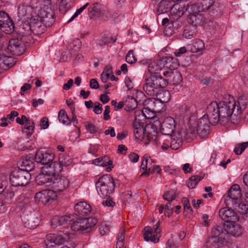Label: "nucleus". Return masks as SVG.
I'll use <instances>...</instances> for the list:
<instances>
[{"label": "nucleus", "instance_id": "20e7f679", "mask_svg": "<svg viewBox=\"0 0 248 248\" xmlns=\"http://www.w3.org/2000/svg\"><path fill=\"white\" fill-rule=\"evenodd\" d=\"M71 219L68 223V229L70 226L71 230L74 231L87 232L90 231L97 223V220L95 218H83L77 214L68 215Z\"/></svg>", "mask_w": 248, "mask_h": 248}, {"label": "nucleus", "instance_id": "c85d7f7f", "mask_svg": "<svg viewBox=\"0 0 248 248\" xmlns=\"http://www.w3.org/2000/svg\"><path fill=\"white\" fill-rule=\"evenodd\" d=\"M45 169L47 173L53 176V177L60 176V173L62 171L63 168L59 162L54 161L48 166H46Z\"/></svg>", "mask_w": 248, "mask_h": 248}, {"label": "nucleus", "instance_id": "393cba45", "mask_svg": "<svg viewBox=\"0 0 248 248\" xmlns=\"http://www.w3.org/2000/svg\"><path fill=\"white\" fill-rule=\"evenodd\" d=\"M187 9V5H181L177 3L171 7L170 13L171 16H174V19H177L182 16Z\"/></svg>", "mask_w": 248, "mask_h": 248}, {"label": "nucleus", "instance_id": "de8ad7c7", "mask_svg": "<svg viewBox=\"0 0 248 248\" xmlns=\"http://www.w3.org/2000/svg\"><path fill=\"white\" fill-rule=\"evenodd\" d=\"M1 194L3 195L5 199L7 200H11L15 196L14 192L11 186H7V188L4 190Z\"/></svg>", "mask_w": 248, "mask_h": 248}, {"label": "nucleus", "instance_id": "e433bc0d", "mask_svg": "<svg viewBox=\"0 0 248 248\" xmlns=\"http://www.w3.org/2000/svg\"><path fill=\"white\" fill-rule=\"evenodd\" d=\"M204 48V44L201 39H195L191 46V51L195 53L200 51Z\"/></svg>", "mask_w": 248, "mask_h": 248}, {"label": "nucleus", "instance_id": "5701e85b", "mask_svg": "<svg viewBox=\"0 0 248 248\" xmlns=\"http://www.w3.org/2000/svg\"><path fill=\"white\" fill-rule=\"evenodd\" d=\"M225 231L228 234L235 237H238L243 233V229L235 222H231L225 225Z\"/></svg>", "mask_w": 248, "mask_h": 248}, {"label": "nucleus", "instance_id": "f03ea898", "mask_svg": "<svg viewBox=\"0 0 248 248\" xmlns=\"http://www.w3.org/2000/svg\"><path fill=\"white\" fill-rule=\"evenodd\" d=\"M32 8L37 13L31 19L32 32L36 35L43 33L47 27L54 22V4L51 0H32Z\"/></svg>", "mask_w": 248, "mask_h": 248}, {"label": "nucleus", "instance_id": "4468645a", "mask_svg": "<svg viewBox=\"0 0 248 248\" xmlns=\"http://www.w3.org/2000/svg\"><path fill=\"white\" fill-rule=\"evenodd\" d=\"M56 194L54 190H44L37 192L34 199L38 204H46L52 202L55 199Z\"/></svg>", "mask_w": 248, "mask_h": 248}, {"label": "nucleus", "instance_id": "6e6552de", "mask_svg": "<svg viewBox=\"0 0 248 248\" xmlns=\"http://www.w3.org/2000/svg\"><path fill=\"white\" fill-rule=\"evenodd\" d=\"M72 234L69 230L60 231L56 234H49L46 236V244L47 246L61 245L67 242L71 237Z\"/></svg>", "mask_w": 248, "mask_h": 248}, {"label": "nucleus", "instance_id": "c9c22d12", "mask_svg": "<svg viewBox=\"0 0 248 248\" xmlns=\"http://www.w3.org/2000/svg\"><path fill=\"white\" fill-rule=\"evenodd\" d=\"M149 102V103L150 104L151 106L154 105L153 108H150L149 109L148 108H144V109L142 110V113L144 116V117L148 119H149L150 118L149 117L146 116L145 114V112H146L147 110H150L154 112H159L161 110V109H159L158 107V106H159L161 103L159 101L155 100L154 99L150 100Z\"/></svg>", "mask_w": 248, "mask_h": 248}, {"label": "nucleus", "instance_id": "1a4fd4ad", "mask_svg": "<svg viewBox=\"0 0 248 248\" xmlns=\"http://www.w3.org/2000/svg\"><path fill=\"white\" fill-rule=\"evenodd\" d=\"M31 178V174L28 171L19 170L14 171L10 176L11 184L14 186H23L27 185Z\"/></svg>", "mask_w": 248, "mask_h": 248}, {"label": "nucleus", "instance_id": "58836bf2", "mask_svg": "<svg viewBox=\"0 0 248 248\" xmlns=\"http://www.w3.org/2000/svg\"><path fill=\"white\" fill-rule=\"evenodd\" d=\"M20 29V33L21 34L23 39H24L25 36L30 35L32 32L31 22L30 24L26 23H24Z\"/></svg>", "mask_w": 248, "mask_h": 248}, {"label": "nucleus", "instance_id": "338daca9", "mask_svg": "<svg viewBox=\"0 0 248 248\" xmlns=\"http://www.w3.org/2000/svg\"><path fill=\"white\" fill-rule=\"evenodd\" d=\"M239 212L243 215L248 214V205L245 204H242L239 205Z\"/></svg>", "mask_w": 248, "mask_h": 248}, {"label": "nucleus", "instance_id": "412c9836", "mask_svg": "<svg viewBox=\"0 0 248 248\" xmlns=\"http://www.w3.org/2000/svg\"><path fill=\"white\" fill-rule=\"evenodd\" d=\"M215 0H198L193 5L195 13L205 12L209 10L215 3Z\"/></svg>", "mask_w": 248, "mask_h": 248}, {"label": "nucleus", "instance_id": "423d86ee", "mask_svg": "<svg viewBox=\"0 0 248 248\" xmlns=\"http://www.w3.org/2000/svg\"><path fill=\"white\" fill-rule=\"evenodd\" d=\"M117 182L108 175L100 177L95 183L98 194L102 197L109 196L114 192Z\"/></svg>", "mask_w": 248, "mask_h": 248}, {"label": "nucleus", "instance_id": "8fccbe9b", "mask_svg": "<svg viewBox=\"0 0 248 248\" xmlns=\"http://www.w3.org/2000/svg\"><path fill=\"white\" fill-rule=\"evenodd\" d=\"M125 231L122 230L117 237V242L116 244V248H121L124 247V239Z\"/></svg>", "mask_w": 248, "mask_h": 248}, {"label": "nucleus", "instance_id": "473e14b6", "mask_svg": "<svg viewBox=\"0 0 248 248\" xmlns=\"http://www.w3.org/2000/svg\"><path fill=\"white\" fill-rule=\"evenodd\" d=\"M101 7L98 3L92 4L88 8V15L90 18L98 17Z\"/></svg>", "mask_w": 248, "mask_h": 248}, {"label": "nucleus", "instance_id": "7c9ffc66", "mask_svg": "<svg viewBox=\"0 0 248 248\" xmlns=\"http://www.w3.org/2000/svg\"><path fill=\"white\" fill-rule=\"evenodd\" d=\"M15 64L13 58L4 55L0 56V69L7 70Z\"/></svg>", "mask_w": 248, "mask_h": 248}, {"label": "nucleus", "instance_id": "79ce46f5", "mask_svg": "<svg viewBox=\"0 0 248 248\" xmlns=\"http://www.w3.org/2000/svg\"><path fill=\"white\" fill-rule=\"evenodd\" d=\"M58 118L60 122L63 124L68 125L71 123V120L68 117L65 110L63 109H61L59 111Z\"/></svg>", "mask_w": 248, "mask_h": 248}, {"label": "nucleus", "instance_id": "3c124183", "mask_svg": "<svg viewBox=\"0 0 248 248\" xmlns=\"http://www.w3.org/2000/svg\"><path fill=\"white\" fill-rule=\"evenodd\" d=\"M99 233L101 235L107 234L109 231V226L106 222L101 223L99 227Z\"/></svg>", "mask_w": 248, "mask_h": 248}, {"label": "nucleus", "instance_id": "09e8293b", "mask_svg": "<svg viewBox=\"0 0 248 248\" xmlns=\"http://www.w3.org/2000/svg\"><path fill=\"white\" fill-rule=\"evenodd\" d=\"M71 162L72 159L69 156L62 155L59 157V163L61 165L62 168L63 166H67L69 165Z\"/></svg>", "mask_w": 248, "mask_h": 248}, {"label": "nucleus", "instance_id": "aec40b11", "mask_svg": "<svg viewBox=\"0 0 248 248\" xmlns=\"http://www.w3.org/2000/svg\"><path fill=\"white\" fill-rule=\"evenodd\" d=\"M145 140L155 141L157 144H162L159 143V138L164 137L163 136H157V132L156 127L152 124H146L145 126Z\"/></svg>", "mask_w": 248, "mask_h": 248}, {"label": "nucleus", "instance_id": "cd10ccee", "mask_svg": "<svg viewBox=\"0 0 248 248\" xmlns=\"http://www.w3.org/2000/svg\"><path fill=\"white\" fill-rule=\"evenodd\" d=\"M75 210L79 215L86 216L90 213L91 207L89 204L85 202H80L75 205Z\"/></svg>", "mask_w": 248, "mask_h": 248}, {"label": "nucleus", "instance_id": "69168bd1", "mask_svg": "<svg viewBox=\"0 0 248 248\" xmlns=\"http://www.w3.org/2000/svg\"><path fill=\"white\" fill-rule=\"evenodd\" d=\"M195 107L191 105L190 106H186L185 107L184 111L186 115L193 114L195 112Z\"/></svg>", "mask_w": 248, "mask_h": 248}, {"label": "nucleus", "instance_id": "37998d69", "mask_svg": "<svg viewBox=\"0 0 248 248\" xmlns=\"http://www.w3.org/2000/svg\"><path fill=\"white\" fill-rule=\"evenodd\" d=\"M202 179V177L198 175L192 176L186 182V185L189 188H194Z\"/></svg>", "mask_w": 248, "mask_h": 248}, {"label": "nucleus", "instance_id": "a878e982", "mask_svg": "<svg viewBox=\"0 0 248 248\" xmlns=\"http://www.w3.org/2000/svg\"><path fill=\"white\" fill-rule=\"evenodd\" d=\"M133 128L135 138L140 140H144L145 131L143 123L139 122L138 120L136 119L133 123Z\"/></svg>", "mask_w": 248, "mask_h": 248}, {"label": "nucleus", "instance_id": "49530a36", "mask_svg": "<svg viewBox=\"0 0 248 248\" xmlns=\"http://www.w3.org/2000/svg\"><path fill=\"white\" fill-rule=\"evenodd\" d=\"M158 95H159V99L160 102L163 103H167L169 102L170 98V93L168 91H162L161 93H159Z\"/></svg>", "mask_w": 248, "mask_h": 248}, {"label": "nucleus", "instance_id": "2f4dec72", "mask_svg": "<svg viewBox=\"0 0 248 248\" xmlns=\"http://www.w3.org/2000/svg\"><path fill=\"white\" fill-rule=\"evenodd\" d=\"M213 237L217 238L218 240L225 239L226 232L225 231V226H217L213 228L212 232Z\"/></svg>", "mask_w": 248, "mask_h": 248}, {"label": "nucleus", "instance_id": "0e129e2a", "mask_svg": "<svg viewBox=\"0 0 248 248\" xmlns=\"http://www.w3.org/2000/svg\"><path fill=\"white\" fill-rule=\"evenodd\" d=\"M40 126L42 129H46L49 126L48 119L46 117L42 118L40 120Z\"/></svg>", "mask_w": 248, "mask_h": 248}, {"label": "nucleus", "instance_id": "9d476101", "mask_svg": "<svg viewBox=\"0 0 248 248\" xmlns=\"http://www.w3.org/2000/svg\"><path fill=\"white\" fill-rule=\"evenodd\" d=\"M166 61L163 60H156L151 62L148 65V70L151 74H157L160 72L162 69L165 66L164 62H167L166 67L171 69H174L176 68L177 64L175 66L169 65V63L171 61L174 60L171 57H166Z\"/></svg>", "mask_w": 248, "mask_h": 248}, {"label": "nucleus", "instance_id": "b1692460", "mask_svg": "<svg viewBox=\"0 0 248 248\" xmlns=\"http://www.w3.org/2000/svg\"><path fill=\"white\" fill-rule=\"evenodd\" d=\"M71 219L70 217L68 216L62 217L55 216L51 220V226L53 229L58 227H62V229L64 228L65 230L68 229V222Z\"/></svg>", "mask_w": 248, "mask_h": 248}, {"label": "nucleus", "instance_id": "f704fd0d", "mask_svg": "<svg viewBox=\"0 0 248 248\" xmlns=\"http://www.w3.org/2000/svg\"><path fill=\"white\" fill-rule=\"evenodd\" d=\"M74 2V0H61L59 3L60 11L65 13L72 7Z\"/></svg>", "mask_w": 248, "mask_h": 248}, {"label": "nucleus", "instance_id": "ddd939ff", "mask_svg": "<svg viewBox=\"0 0 248 248\" xmlns=\"http://www.w3.org/2000/svg\"><path fill=\"white\" fill-rule=\"evenodd\" d=\"M25 39L14 38L9 41L7 50L12 55H20L25 51Z\"/></svg>", "mask_w": 248, "mask_h": 248}, {"label": "nucleus", "instance_id": "052dcab7", "mask_svg": "<svg viewBox=\"0 0 248 248\" xmlns=\"http://www.w3.org/2000/svg\"><path fill=\"white\" fill-rule=\"evenodd\" d=\"M210 220L209 219V216L207 214L202 215L201 217V223L203 226L208 227L209 226Z\"/></svg>", "mask_w": 248, "mask_h": 248}, {"label": "nucleus", "instance_id": "9b49d317", "mask_svg": "<svg viewBox=\"0 0 248 248\" xmlns=\"http://www.w3.org/2000/svg\"><path fill=\"white\" fill-rule=\"evenodd\" d=\"M242 193L240 186L237 184L233 185L228 192V196L224 198L226 206L234 205L241 199Z\"/></svg>", "mask_w": 248, "mask_h": 248}, {"label": "nucleus", "instance_id": "7ed1b4c3", "mask_svg": "<svg viewBox=\"0 0 248 248\" xmlns=\"http://www.w3.org/2000/svg\"><path fill=\"white\" fill-rule=\"evenodd\" d=\"M206 114L198 121H196L194 117L190 119L188 127L186 130L187 136L189 134L194 136L197 134L202 138L207 136L209 131L210 124H214L212 123L208 114L207 113Z\"/></svg>", "mask_w": 248, "mask_h": 248}, {"label": "nucleus", "instance_id": "72a5a7b5", "mask_svg": "<svg viewBox=\"0 0 248 248\" xmlns=\"http://www.w3.org/2000/svg\"><path fill=\"white\" fill-rule=\"evenodd\" d=\"M197 33L196 27L193 25L189 26L185 29L183 32V37L187 39L194 37Z\"/></svg>", "mask_w": 248, "mask_h": 248}, {"label": "nucleus", "instance_id": "0eeeda50", "mask_svg": "<svg viewBox=\"0 0 248 248\" xmlns=\"http://www.w3.org/2000/svg\"><path fill=\"white\" fill-rule=\"evenodd\" d=\"M159 138V143H162L161 148L166 151L170 148L172 150L178 149L183 144V133L180 131H175L166 138Z\"/></svg>", "mask_w": 248, "mask_h": 248}, {"label": "nucleus", "instance_id": "2eb2a0df", "mask_svg": "<svg viewBox=\"0 0 248 248\" xmlns=\"http://www.w3.org/2000/svg\"><path fill=\"white\" fill-rule=\"evenodd\" d=\"M22 220L25 227L30 229L35 228L39 223L38 214L35 212L24 213L22 217Z\"/></svg>", "mask_w": 248, "mask_h": 248}, {"label": "nucleus", "instance_id": "bf43d9fd", "mask_svg": "<svg viewBox=\"0 0 248 248\" xmlns=\"http://www.w3.org/2000/svg\"><path fill=\"white\" fill-rule=\"evenodd\" d=\"M24 124L25 125V129L31 131V133L34 131V123L32 120L27 118Z\"/></svg>", "mask_w": 248, "mask_h": 248}, {"label": "nucleus", "instance_id": "a211bd4d", "mask_svg": "<svg viewBox=\"0 0 248 248\" xmlns=\"http://www.w3.org/2000/svg\"><path fill=\"white\" fill-rule=\"evenodd\" d=\"M34 158L38 163L47 165L53 160L54 155L49 151L42 149L36 152Z\"/></svg>", "mask_w": 248, "mask_h": 248}, {"label": "nucleus", "instance_id": "6e6d98bb", "mask_svg": "<svg viewBox=\"0 0 248 248\" xmlns=\"http://www.w3.org/2000/svg\"><path fill=\"white\" fill-rule=\"evenodd\" d=\"M173 204L170 202H169L166 205L164 214L166 216L170 217L173 213Z\"/></svg>", "mask_w": 248, "mask_h": 248}, {"label": "nucleus", "instance_id": "a18cd8bd", "mask_svg": "<svg viewBox=\"0 0 248 248\" xmlns=\"http://www.w3.org/2000/svg\"><path fill=\"white\" fill-rule=\"evenodd\" d=\"M169 10L167 1L165 0H161L158 4L157 10L158 15L167 12Z\"/></svg>", "mask_w": 248, "mask_h": 248}, {"label": "nucleus", "instance_id": "f8f14e48", "mask_svg": "<svg viewBox=\"0 0 248 248\" xmlns=\"http://www.w3.org/2000/svg\"><path fill=\"white\" fill-rule=\"evenodd\" d=\"M143 236L146 241H151L154 243L159 241L161 236V229L159 228V222H157L153 228L146 226L144 229Z\"/></svg>", "mask_w": 248, "mask_h": 248}, {"label": "nucleus", "instance_id": "c03bdc74", "mask_svg": "<svg viewBox=\"0 0 248 248\" xmlns=\"http://www.w3.org/2000/svg\"><path fill=\"white\" fill-rule=\"evenodd\" d=\"M248 147V141L240 143L237 144L233 150L236 155H241L244 150Z\"/></svg>", "mask_w": 248, "mask_h": 248}, {"label": "nucleus", "instance_id": "5fc2aeb1", "mask_svg": "<svg viewBox=\"0 0 248 248\" xmlns=\"http://www.w3.org/2000/svg\"><path fill=\"white\" fill-rule=\"evenodd\" d=\"M9 15L4 11H0V26L4 24L5 22H9L10 23V19Z\"/></svg>", "mask_w": 248, "mask_h": 248}, {"label": "nucleus", "instance_id": "e2e57ef3", "mask_svg": "<svg viewBox=\"0 0 248 248\" xmlns=\"http://www.w3.org/2000/svg\"><path fill=\"white\" fill-rule=\"evenodd\" d=\"M150 158V157L147 155H145L143 156L140 165L141 169L144 170L147 168L148 159Z\"/></svg>", "mask_w": 248, "mask_h": 248}, {"label": "nucleus", "instance_id": "13d9d810", "mask_svg": "<svg viewBox=\"0 0 248 248\" xmlns=\"http://www.w3.org/2000/svg\"><path fill=\"white\" fill-rule=\"evenodd\" d=\"M125 60L127 62L130 64H133L136 62V59L134 56L133 51L130 50L126 56Z\"/></svg>", "mask_w": 248, "mask_h": 248}, {"label": "nucleus", "instance_id": "4d7b16f0", "mask_svg": "<svg viewBox=\"0 0 248 248\" xmlns=\"http://www.w3.org/2000/svg\"><path fill=\"white\" fill-rule=\"evenodd\" d=\"M89 3H86L85 5L81 7L80 8L77 10L75 14L72 16L70 19L68 20V22H70L79 15L89 5Z\"/></svg>", "mask_w": 248, "mask_h": 248}, {"label": "nucleus", "instance_id": "774afa93", "mask_svg": "<svg viewBox=\"0 0 248 248\" xmlns=\"http://www.w3.org/2000/svg\"><path fill=\"white\" fill-rule=\"evenodd\" d=\"M178 247L173 238L169 239L166 244V248H178Z\"/></svg>", "mask_w": 248, "mask_h": 248}, {"label": "nucleus", "instance_id": "f3484780", "mask_svg": "<svg viewBox=\"0 0 248 248\" xmlns=\"http://www.w3.org/2000/svg\"><path fill=\"white\" fill-rule=\"evenodd\" d=\"M70 185L69 179L63 176L53 178L51 187L57 192H62L67 188Z\"/></svg>", "mask_w": 248, "mask_h": 248}, {"label": "nucleus", "instance_id": "4c0bfd02", "mask_svg": "<svg viewBox=\"0 0 248 248\" xmlns=\"http://www.w3.org/2000/svg\"><path fill=\"white\" fill-rule=\"evenodd\" d=\"M10 22H5L4 24L0 27L2 31L7 34H10L14 32L15 30V25L12 19H10Z\"/></svg>", "mask_w": 248, "mask_h": 248}, {"label": "nucleus", "instance_id": "f257e3e1", "mask_svg": "<svg viewBox=\"0 0 248 248\" xmlns=\"http://www.w3.org/2000/svg\"><path fill=\"white\" fill-rule=\"evenodd\" d=\"M247 101L244 96H240L236 102L233 96L227 95L219 103L213 101L207 107L206 113L212 123L217 124L227 123L230 117L233 121H238L240 115L247 107Z\"/></svg>", "mask_w": 248, "mask_h": 248}, {"label": "nucleus", "instance_id": "dca6fc26", "mask_svg": "<svg viewBox=\"0 0 248 248\" xmlns=\"http://www.w3.org/2000/svg\"><path fill=\"white\" fill-rule=\"evenodd\" d=\"M220 218L228 223L236 222L239 220L237 214L232 208L228 207L222 208L219 211Z\"/></svg>", "mask_w": 248, "mask_h": 248}, {"label": "nucleus", "instance_id": "4be33fe9", "mask_svg": "<svg viewBox=\"0 0 248 248\" xmlns=\"http://www.w3.org/2000/svg\"><path fill=\"white\" fill-rule=\"evenodd\" d=\"M53 177L47 173L46 170L44 169L43 172L38 174L36 178V182L38 185L50 186L51 187Z\"/></svg>", "mask_w": 248, "mask_h": 248}, {"label": "nucleus", "instance_id": "a19ab883", "mask_svg": "<svg viewBox=\"0 0 248 248\" xmlns=\"http://www.w3.org/2000/svg\"><path fill=\"white\" fill-rule=\"evenodd\" d=\"M125 105L129 110L134 109L137 107V101L133 96L128 95L125 100Z\"/></svg>", "mask_w": 248, "mask_h": 248}, {"label": "nucleus", "instance_id": "6ab92c4d", "mask_svg": "<svg viewBox=\"0 0 248 248\" xmlns=\"http://www.w3.org/2000/svg\"><path fill=\"white\" fill-rule=\"evenodd\" d=\"M175 122L171 117H167L164 119L160 126V131L162 135H170L174 132Z\"/></svg>", "mask_w": 248, "mask_h": 248}, {"label": "nucleus", "instance_id": "ea45409f", "mask_svg": "<svg viewBox=\"0 0 248 248\" xmlns=\"http://www.w3.org/2000/svg\"><path fill=\"white\" fill-rule=\"evenodd\" d=\"M116 40V38H110L108 37H102L101 39L97 41V46L99 48H102L104 46L108 45L110 43H114Z\"/></svg>", "mask_w": 248, "mask_h": 248}, {"label": "nucleus", "instance_id": "c756f323", "mask_svg": "<svg viewBox=\"0 0 248 248\" xmlns=\"http://www.w3.org/2000/svg\"><path fill=\"white\" fill-rule=\"evenodd\" d=\"M33 156H26L23 157L20 161V166L22 168L20 170L28 171L31 170L34 167V163L33 162Z\"/></svg>", "mask_w": 248, "mask_h": 248}, {"label": "nucleus", "instance_id": "603ef678", "mask_svg": "<svg viewBox=\"0 0 248 248\" xmlns=\"http://www.w3.org/2000/svg\"><path fill=\"white\" fill-rule=\"evenodd\" d=\"M111 16V13L108 11L107 7H102L99 13V15L98 17L105 19Z\"/></svg>", "mask_w": 248, "mask_h": 248}, {"label": "nucleus", "instance_id": "864d4df0", "mask_svg": "<svg viewBox=\"0 0 248 248\" xmlns=\"http://www.w3.org/2000/svg\"><path fill=\"white\" fill-rule=\"evenodd\" d=\"M85 127L86 130L92 134H95L98 131V128L90 122L85 123Z\"/></svg>", "mask_w": 248, "mask_h": 248}, {"label": "nucleus", "instance_id": "680f3d73", "mask_svg": "<svg viewBox=\"0 0 248 248\" xmlns=\"http://www.w3.org/2000/svg\"><path fill=\"white\" fill-rule=\"evenodd\" d=\"M10 185L8 184V181L5 178L1 180V182L0 183V194H1L2 192L9 186Z\"/></svg>", "mask_w": 248, "mask_h": 248}, {"label": "nucleus", "instance_id": "bb28decb", "mask_svg": "<svg viewBox=\"0 0 248 248\" xmlns=\"http://www.w3.org/2000/svg\"><path fill=\"white\" fill-rule=\"evenodd\" d=\"M93 164L99 166L107 167L106 170L107 172H109L113 168L112 161L108 156L95 159L93 161Z\"/></svg>", "mask_w": 248, "mask_h": 248}, {"label": "nucleus", "instance_id": "39448f33", "mask_svg": "<svg viewBox=\"0 0 248 248\" xmlns=\"http://www.w3.org/2000/svg\"><path fill=\"white\" fill-rule=\"evenodd\" d=\"M168 84L167 80L162 77L153 76L146 78L143 89L150 96H158L161 89L166 87Z\"/></svg>", "mask_w": 248, "mask_h": 248}]
</instances>
